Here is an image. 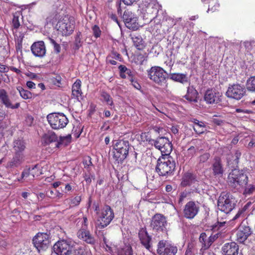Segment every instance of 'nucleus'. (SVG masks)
<instances>
[{"mask_svg": "<svg viewBox=\"0 0 255 255\" xmlns=\"http://www.w3.org/2000/svg\"><path fill=\"white\" fill-rule=\"evenodd\" d=\"M87 252L83 248L79 247L75 251V255H85Z\"/></svg>", "mask_w": 255, "mask_h": 255, "instance_id": "nucleus-54", "label": "nucleus"}, {"mask_svg": "<svg viewBox=\"0 0 255 255\" xmlns=\"http://www.w3.org/2000/svg\"><path fill=\"white\" fill-rule=\"evenodd\" d=\"M246 90L243 86L239 84L229 85L226 95L235 100H240L245 95Z\"/></svg>", "mask_w": 255, "mask_h": 255, "instance_id": "nucleus-15", "label": "nucleus"}, {"mask_svg": "<svg viewBox=\"0 0 255 255\" xmlns=\"http://www.w3.org/2000/svg\"><path fill=\"white\" fill-rule=\"evenodd\" d=\"M247 89L248 91L255 92V77H251L248 80Z\"/></svg>", "mask_w": 255, "mask_h": 255, "instance_id": "nucleus-41", "label": "nucleus"}, {"mask_svg": "<svg viewBox=\"0 0 255 255\" xmlns=\"http://www.w3.org/2000/svg\"><path fill=\"white\" fill-rule=\"evenodd\" d=\"M197 182L195 176L191 173L185 174L182 178L181 184L183 186H191Z\"/></svg>", "mask_w": 255, "mask_h": 255, "instance_id": "nucleus-28", "label": "nucleus"}, {"mask_svg": "<svg viewBox=\"0 0 255 255\" xmlns=\"http://www.w3.org/2000/svg\"><path fill=\"white\" fill-rule=\"evenodd\" d=\"M219 234L217 233L215 234H212L210 237H209V241L211 243V245L218 238Z\"/></svg>", "mask_w": 255, "mask_h": 255, "instance_id": "nucleus-57", "label": "nucleus"}, {"mask_svg": "<svg viewBox=\"0 0 255 255\" xmlns=\"http://www.w3.org/2000/svg\"><path fill=\"white\" fill-rule=\"evenodd\" d=\"M27 177H29V178H31L30 168L24 170V171L22 172L21 177L20 178H18L17 180L18 181H21L22 179H25Z\"/></svg>", "mask_w": 255, "mask_h": 255, "instance_id": "nucleus-45", "label": "nucleus"}, {"mask_svg": "<svg viewBox=\"0 0 255 255\" xmlns=\"http://www.w3.org/2000/svg\"><path fill=\"white\" fill-rule=\"evenodd\" d=\"M210 156V155L209 153H205L199 157V161L202 163L205 162L208 160Z\"/></svg>", "mask_w": 255, "mask_h": 255, "instance_id": "nucleus-53", "label": "nucleus"}, {"mask_svg": "<svg viewBox=\"0 0 255 255\" xmlns=\"http://www.w3.org/2000/svg\"><path fill=\"white\" fill-rule=\"evenodd\" d=\"M81 81L77 79L73 84L72 88V96L73 98L77 99L80 102L83 98V93L81 89Z\"/></svg>", "mask_w": 255, "mask_h": 255, "instance_id": "nucleus-27", "label": "nucleus"}, {"mask_svg": "<svg viewBox=\"0 0 255 255\" xmlns=\"http://www.w3.org/2000/svg\"><path fill=\"white\" fill-rule=\"evenodd\" d=\"M7 245V243L5 240H0V248H5Z\"/></svg>", "mask_w": 255, "mask_h": 255, "instance_id": "nucleus-64", "label": "nucleus"}, {"mask_svg": "<svg viewBox=\"0 0 255 255\" xmlns=\"http://www.w3.org/2000/svg\"><path fill=\"white\" fill-rule=\"evenodd\" d=\"M252 234V230L247 223L242 222L238 228L236 234L237 240L244 243Z\"/></svg>", "mask_w": 255, "mask_h": 255, "instance_id": "nucleus-20", "label": "nucleus"}, {"mask_svg": "<svg viewBox=\"0 0 255 255\" xmlns=\"http://www.w3.org/2000/svg\"><path fill=\"white\" fill-rule=\"evenodd\" d=\"M47 119L50 127L54 129L65 128L68 123V120L63 113H53L47 116Z\"/></svg>", "mask_w": 255, "mask_h": 255, "instance_id": "nucleus-9", "label": "nucleus"}, {"mask_svg": "<svg viewBox=\"0 0 255 255\" xmlns=\"http://www.w3.org/2000/svg\"><path fill=\"white\" fill-rule=\"evenodd\" d=\"M84 178L85 180L88 185H89L92 179H94L95 175L93 174H91L89 171H88L87 173H85L84 174Z\"/></svg>", "mask_w": 255, "mask_h": 255, "instance_id": "nucleus-44", "label": "nucleus"}, {"mask_svg": "<svg viewBox=\"0 0 255 255\" xmlns=\"http://www.w3.org/2000/svg\"><path fill=\"white\" fill-rule=\"evenodd\" d=\"M193 128L194 131L198 134H201L204 131V128L205 125L204 122H202L198 124V126H193Z\"/></svg>", "mask_w": 255, "mask_h": 255, "instance_id": "nucleus-43", "label": "nucleus"}, {"mask_svg": "<svg viewBox=\"0 0 255 255\" xmlns=\"http://www.w3.org/2000/svg\"><path fill=\"white\" fill-rule=\"evenodd\" d=\"M88 225V219L86 217L84 216L83 218L81 229H85V230L87 229Z\"/></svg>", "mask_w": 255, "mask_h": 255, "instance_id": "nucleus-58", "label": "nucleus"}, {"mask_svg": "<svg viewBox=\"0 0 255 255\" xmlns=\"http://www.w3.org/2000/svg\"><path fill=\"white\" fill-rule=\"evenodd\" d=\"M50 41L51 43L54 46V51L57 53H59L61 50L60 45L57 44L56 42V41L53 39L50 38Z\"/></svg>", "mask_w": 255, "mask_h": 255, "instance_id": "nucleus-51", "label": "nucleus"}, {"mask_svg": "<svg viewBox=\"0 0 255 255\" xmlns=\"http://www.w3.org/2000/svg\"><path fill=\"white\" fill-rule=\"evenodd\" d=\"M81 33H77L76 37H75V46L77 49L81 46V40L80 38Z\"/></svg>", "mask_w": 255, "mask_h": 255, "instance_id": "nucleus-52", "label": "nucleus"}, {"mask_svg": "<svg viewBox=\"0 0 255 255\" xmlns=\"http://www.w3.org/2000/svg\"><path fill=\"white\" fill-rule=\"evenodd\" d=\"M132 39L134 46L138 49L140 50L144 47V41L140 36H134Z\"/></svg>", "mask_w": 255, "mask_h": 255, "instance_id": "nucleus-37", "label": "nucleus"}, {"mask_svg": "<svg viewBox=\"0 0 255 255\" xmlns=\"http://www.w3.org/2000/svg\"><path fill=\"white\" fill-rule=\"evenodd\" d=\"M101 96L102 100L105 101L107 105L110 106L113 105V99L108 93L103 91L101 94Z\"/></svg>", "mask_w": 255, "mask_h": 255, "instance_id": "nucleus-40", "label": "nucleus"}, {"mask_svg": "<svg viewBox=\"0 0 255 255\" xmlns=\"http://www.w3.org/2000/svg\"><path fill=\"white\" fill-rule=\"evenodd\" d=\"M32 54L35 56L43 58L46 54V47L43 41L34 42L30 47Z\"/></svg>", "mask_w": 255, "mask_h": 255, "instance_id": "nucleus-23", "label": "nucleus"}, {"mask_svg": "<svg viewBox=\"0 0 255 255\" xmlns=\"http://www.w3.org/2000/svg\"><path fill=\"white\" fill-rule=\"evenodd\" d=\"M167 221L164 216L160 214H155L150 222V227L153 231L161 232L166 229Z\"/></svg>", "mask_w": 255, "mask_h": 255, "instance_id": "nucleus-16", "label": "nucleus"}, {"mask_svg": "<svg viewBox=\"0 0 255 255\" xmlns=\"http://www.w3.org/2000/svg\"><path fill=\"white\" fill-rule=\"evenodd\" d=\"M114 157L119 161L124 160L128 153L129 142L127 140H115L113 141Z\"/></svg>", "mask_w": 255, "mask_h": 255, "instance_id": "nucleus-7", "label": "nucleus"}, {"mask_svg": "<svg viewBox=\"0 0 255 255\" xmlns=\"http://www.w3.org/2000/svg\"><path fill=\"white\" fill-rule=\"evenodd\" d=\"M230 185L234 188L242 187L246 185L248 182V177L243 171L235 169L228 176Z\"/></svg>", "mask_w": 255, "mask_h": 255, "instance_id": "nucleus-8", "label": "nucleus"}, {"mask_svg": "<svg viewBox=\"0 0 255 255\" xmlns=\"http://www.w3.org/2000/svg\"><path fill=\"white\" fill-rule=\"evenodd\" d=\"M146 72L148 78L155 84L162 87L167 86L168 74L162 68L153 66Z\"/></svg>", "mask_w": 255, "mask_h": 255, "instance_id": "nucleus-3", "label": "nucleus"}, {"mask_svg": "<svg viewBox=\"0 0 255 255\" xmlns=\"http://www.w3.org/2000/svg\"><path fill=\"white\" fill-rule=\"evenodd\" d=\"M118 255H132V248L129 245L125 246L118 250Z\"/></svg>", "mask_w": 255, "mask_h": 255, "instance_id": "nucleus-39", "label": "nucleus"}, {"mask_svg": "<svg viewBox=\"0 0 255 255\" xmlns=\"http://www.w3.org/2000/svg\"><path fill=\"white\" fill-rule=\"evenodd\" d=\"M18 91L20 96L24 100L29 99L32 98V94L29 91L24 90L22 87L18 86L16 88Z\"/></svg>", "mask_w": 255, "mask_h": 255, "instance_id": "nucleus-36", "label": "nucleus"}, {"mask_svg": "<svg viewBox=\"0 0 255 255\" xmlns=\"http://www.w3.org/2000/svg\"><path fill=\"white\" fill-rule=\"evenodd\" d=\"M138 237L141 244L149 252L152 251L151 237L150 236L145 228L140 229L138 232Z\"/></svg>", "mask_w": 255, "mask_h": 255, "instance_id": "nucleus-21", "label": "nucleus"}, {"mask_svg": "<svg viewBox=\"0 0 255 255\" xmlns=\"http://www.w3.org/2000/svg\"><path fill=\"white\" fill-rule=\"evenodd\" d=\"M125 73L127 77L129 78V80L133 77V73L131 72L130 69H128V71H126Z\"/></svg>", "mask_w": 255, "mask_h": 255, "instance_id": "nucleus-62", "label": "nucleus"}, {"mask_svg": "<svg viewBox=\"0 0 255 255\" xmlns=\"http://www.w3.org/2000/svg\"><path fill=\"white\" fill-rule=\"evenodd\" d=\"M151 145H153L156 149L159 150L162 156L169 155L172 150L171 142L168 138L164 136L158 137L156 139H153Z\"/></svg>", "mask_w": 255, "mask_h": 255, "instance_id": "nucleus-11", "label": "nucleus"}, {"mask_svg": "<svg viewBox=\"0 0 255 255\" xmlns=\"http://www.w3.org/2000/svg\"><path fill=\"white\" fill-rule=\"evenodd\" d=\"M97 215L96 227L99 229L107 227L115 217L114 212L109 206H106L100 211L97 212Z\"/></svg>", "mask_w": 255, "mask_h": 255, "instance_id": "nucleus-5", "label": "nucleus"}, {"mask_svg": "<svg viewBox=\"0 0 255 255\" xmlns=\"http://www.w3.org/2000/svg\"><path fill=\"white\" fill-rule=\"evenodd\" d=\"M34 247L39 252L45 251L50 244V236L46 233H38L33 239Z\"/></svg>", "mask_w": 255, "mask_h": 255, "instance_id": "nucleus-13", "label": "nucleus"}, {"mask_svg": "<svg viewBox=\"0 0 255 255\" xmlns=\"http://www.w3.org/2000/svg\"><path fill=\"white\" fill-rule=\"evenodd\" d=\"M20 18H22V13L21 11H17L13 14L12 19V25L15 29L18 28L20 25Z\"/></svg>", "mask_w": 255, "mask_h": 255, "instance_id": "nucleus-34", "label": "nucleus"}, {"mask_svg": "<svg viewBox=\"0 0 255 255\" xmlns=\"http://www.w3.org/2000/svg\"><path fill=\"white\" fill-rule=\"evenodd\" d=\"M56 27L58 32L63 36L71 35L75 29L74 18L68 16L60 19L57 22Z\"/></svg>", "mask_w": 255, "mask_h": 255, "instance_id": "nucleus-10", "label": "nucleus"}, {"mask_svg": "<svg viewBox=\"0 0 255 255\" xmlns=\"http://www.w3.org/2000/svg\"><path fill=\"white\" fill-rule=\"evenodd\" d=\"M123 19L126 26L133 30H137L139 25L137 22V17L132 12L126 10L123 14Z\"/></svg>", "mask_w": 255, "mask_h": 255, "instance_id": "nucleus-18", "label": "nucleus"}, {"mask_svg": "<svg viewBox=\"0 0 255 255\" xmlns=\"http://www.w3.org/2000/svg\"><path fill=\"white\" fill-rule=\"evenodd\" d=\"M175 168V162L169 155L160 157L157 161L156 171L159 176H168L172 174Z\"/></svg>", "mask_w": 255, "mask_h": 255, "instance_id": "nucleus-2", "label": "nucleus"}, {"mask_svg": "<svg viewBox=\"0 0 255 255\" xmlns=\"http://www.w3.org/2000/svg\"><path fill=\"white\" fill-rule=\"evenodd\" d=\"M170 79L182 84H184L188 81L187 75L183 73H171L170 75Z\"/></svg>", "mask_w": 255, "mask_h": 255, "instance_id": "nucleus-29", "label": "nucleus"}, {"mask_svg": "<svg viewBox=\"0 0 255 255\" xmlns=\"http://www.w3.org/2000/svg\"><path fill=\"white\" fill-rule=\"evenodd\" d=\"M139 140L143 142L148 143L151 145L153 139L151 138V136L148 132H142L139 136Z\"/></svg>", "mask_w": 255, "mask_h": 255, "instance_id": "nucleus-38", "label": "nucleus"}, {"mask_svg": "<svg viewBox=\"0 0 255 255\" xmlns=\"http://www.w3.org/2000/svg\"><path fill=\"white\" fill-rule=\"evenodd\" d=\"M198 93L196 90L192 86L188 87L185 98L190 102H196Z\"/></svg>", "mask_w": 255, "mask_h": 255, "instance_id": "nucleus-30", "label": "nucleus"}, {"mask_svg": "<svg viewBox=\"0 0 255 255\" xmlns=\"http://www.w3.org/2000/svg\"><path fill=\"white\" fill-rule=\"evenodd\" d=\"M213 173L216 177L223 176L225 170L224 165L222 163V160L220 157L216 156L213 159L212 165Z\"/></svg>", "mask_w": 255, "mask_h": 255, "instance_id": "nucleus-24", "label": "nucleus"}, {"mask_svg": "<svg viewBox=\"0 0 255 255\" xmlns=\"http://www.w3.org/2000/svg\"><path fill=\"white\" fill-rule=\"evenodd\" d=\"M199 208L198 203L194 201L187 202L184 207L183 216L188 219H193L198 213Z\"/></svg>", "mask_w": 255, "mask_h": 255, "instance_id": "nucleus-19", "label": "nucleus"}, {"mask_svg": "<svg viewBox=\"0 0 255 255\" xmlns=\"http://www.w3.org/2000/svg\"><path fill=\"white\" fill-rule=\"evenodd\" d=\"M83 164L84 165V168L87 169V171H90L91 167L93 166L91 157L89 156L86 157L84 159Z\"/></svg>", "mask_w": 255, "mask_h": 255, "instance_id": "nucleus-46", "label": "nucleus"}, {"mask_svg": "<svg viewBox=\"0 0 255 255\" xmlns=\"http://www.w3.org/2000/svg\"><path fill=\"white\" fill-rule=\"evenodd\" d=\"M30 170L31 178H29V180H33L35 177H37L42 174L41 166L38 164H36L32 168H30Z\"/></svg>", "mask_w": 255, "mask_h": 255, "instance_id": "nucleus-33", "label": "nucleus"}, {"mask_svg": "<svg viewBox=\"0 0 255 255\" xmlns=\"http://www.w3.org/2000/svg\"><path fill=\"white\" fill-rule=\"evenodd\" d=\"M222 94L213 89L207 90L204 96V100L207 104L218 103L221 101Z\"/></svg>", "mask_w": 255, "mask_h": 255, "instance_id": "nucleus-22", "label": "nucleus"}, {"mask_svg": "<svg viewBox=\"0 0 255 255\" xmlns=\"http://www.w3.org/2000/svg\"><path fill=\"white\" fill-rule=\"evenodd\" d=\"M206 0H202V1L204 2ZM209 3L208 10L214 11L219 7V4L218 3L217 0H210Z\"/></svg>", "mask_w": 255, "mask_h": 255, "instance_id": "nucleus-42", "label": "nucleus"}, {"mask_svg": "<svg viewBox=\"0 0 255 255\" xmlns=\"http://www.w3.org/2000/svg\"><path fill=\"white\" fill-rule=\"evenodd\" d=\"M107 57H111V58H114L116 60L121 59L120 54L116 51H112Z\"/></svg>", "mask_w": 255, "mask_h": 255, "instance_id": "nucleus-55", "label": "nucleus"}, {"mask_svg": "<svg viewBox=\"0 0 255 255\" xmlns=\"http://www.w3.org/2000/svg\"><path fill=\"white\" fill-rule=\"evenodd\" d=\"M130 81L132 84V85L136 89L139 90L141 88L140 85L133 78L130 79Z\"/></svg>", "mask_w": 255, "mask_h": 255, "instance_id": "nucleus-56", "label": "nucleus"}, {"mask_svg": "<svg viewBox=\"0 0 255 255\" xmlns=\"http://www.w3.org/2000/svg\"><path fill=\"white\" fill-rule=\"evenodd\" d=\"M157 4H159L157 2V0H142L141 3L139 4V5H154Z\"/></svg>", "mask_w": 255, "mask_h": 255, "instance_id": "nucleus-49", "label": "nucleus"}, {"mask_svg": "<svg viewBox=\"0 0 255 255\" xmlns=\"http://www.w3.org/2000/svg\"><path fill=\"white\" fill-rule=\"evenodd\" d=\"M199 242L201 244V251L208 249L211 245L208 237L205 233L201 234L199 237Z\"/></svg>", "mask_w": 255, "mask_h": 255, "instance_id": "nucleus-31", "label": "nucleus"}, {"mask_svg": "<svg viewBox=\"0 0 255 255\" xmlns=\"http://www.w3.org/2000/svg\"><path fill=\"white\" fill-rule=\"evenodd\" d=\"M78 237L89 244H94L95 240L90 231L85 229H81L77 232Z\"/></svg>", "mask_w": 255, "mask_h": 255, "instance_id": "nucleus-26", "label": "nucleus"}, {"mask_svg": "<svg viewBox=\"0 0 255 255\" xmlns=\"http://www.w3.org/2000/svg\"><path fill=\"white\" fill-rule=\"evenodd\" d=\"M71 241L62 240L57 242L53 246V250L57 255H71L73 251Z\"/></svg>", "mask_w": 255, "mask_h": 255, "instance_id": "nucleus-12", "label": "nucleus"}, {"mask_svg": "<svg viewBox=\"0 0 255 255\" xmlns=\"http://www.w3.org/2000/svg\"><path fill=\"white\" fill-rule=\"evenodd\" d=\"M246 50L254 55L255 50V40L246 41L243 43Z\"/></svg>", "mask_w": 255, "mask_h": 255, "instance_id": "nucleus-35", "label": "nucleus"}, {"mask_svg": "<svg viewBox=\"0 0 255 255\" xmlns=\"http://www.w3.org/2000/svg\"><path fill=\"white\" fill-rule=\"evenodd\" d=\"M11 146L13 156L8 162L7 166L10 168L18 167L25 160L24 151L26 148V143L23 139L17 138L14 139Z\"/></svg>", "mask_w": 255, "mask_h": 255, "instance_id": "nucleus-1", "label": "nucleus"}, {"mask_svg": "<svg viewBox=\"0 0 255 255\" xmlns=\"http://www.w3.org/2000/svg\"><path fill=\"white\" fill-rule=\"evenodd\" d=\"M255 191V185L249 184L245 189L244 193L247 195H251Z\"/></svg>", "mask_w": 255, "mask_h": 255, "instance_id": "nucleus-47", "label": "nucleus"}, {"mask_svg": "<svg viewBox=\"0 0 255 255\" xmlns=\"http://www.w3.org/2000/svg\"><path fill=\"white\" fill-rule=\"evenodd\" d=\"M71 135L61 137L59 140H57L56 134L53 132H48L45 134L42 138V140L45 145H49L48 148H51L49 152H55L62 145H66L70 142Z\"/></svg>", "mask_w": 255, "mask_h": 255, "instance_id": "nucleus-4", "label": "nucleus"}, {"mask_svg": "<svg viewBox=\"0 0 255 255\" xmlns=\"http://www.w3.org/2000/svg\"><path fill=\"white\" fill-rule=\"evenodd\" d=\"M235 205V199L229 193L222 192L218 200V208L226 214L230 213Z\"/></svg>", "mask_w": 255, "mask_h": 255, "instance_id": "nucleus-6", "label": "nucleus"}, {"mask_svg": "<svg viewBox=\"0 0 255 255\" xmlns=\"http://www.w3.org/2000/svg\"><path fill=\"white\" fill-rule=\"evenodd\" d=\"M93 34L96 38L99 37L101 35V31L99 26L95 25L92 27Z\"/></svg>", "mask_w": 255, "mask_h": 255, "instance_id": "nucleus-48", "label": "nucleus"}, {"mask_svg": "<svg viewBox=\"0 0 255 255\" xmlns=\"http://www.w3.org/2000/svg\"><path fill=\"white\" fill-rule=\"evenodd\" d=\"M55 191H54L52 190H50L47 191V196L50 198H55L54 193Z\"/></svg>", "mask_w": 255, "mask_h": 255, "instance_id": "nucleus-61", "label": "nucleus"}, {"mask_svg": "<svg viewBox=\"0 0 255 255\" xmlns=\"http://www.w3.org/2000/svg\"><path fill=\"white\" fill-rule=\"evenodd\" d=\"M0 100L6 108L10 106L11 101L4 89H0Z\"/></svg>", "mask_w": 255, "mask_h": 255, "instance_id": "nucleus-32", "label": "nucleus"}, {"mask_svg": "<svg viewBox=\"0 0 255 255\" xmlns=\"http://www.w3.org/2000/svg\"><path fill=\"white\" fill-rule=\"evenodd\" d=\"M8 70V68L6 66L0 64V72H7Z\"/></svg>", "mask_w": 255, "mask_h": 255, "instance_id": "nucleus-63", "label": "nucleus"}, {"mask_svg": "<svg viewBox=\"0 0 255 255\" xmlns=\"http://www.w3.org/2000/svg\"><path fill=\"white\" fill-rule=\"evenodd\" d=\"M222 252L223 255H238L239 246L235 242L228 243L222 247Z\"/></svg>", "mask_w": 255, "mask_h": 255, "instance_id": "nucleus-25", "label": "nucleus"}, {"mask_svg": "<svg viewBox=\"0 0 255 255\" xmlns=\"http://www.w3.org/2000/svg\"><path fill=\"white\" fill-rule=\"evenodd\" d=\"M114 59V58H111V57H107V62L113 65H115L117 64V62Z\"/></svg>", "mask_w": 255, "mask_h": 255, "instance_id": "nucleus-59", "label": "nucleus"}, {"mask_svg": "<svg viewBox=\"0 0 255 255\" xmlns=\"http://www.w3.org/2000/svg\"><path fill=\"white\" fill-rule=\"evenodd\" d=\"M157 252L159 255H175L177 248L166 241H161L158 243Z\"/></svg>", "mask_w": 255, "mask_h": 255, "instance_id": "nucleus-17", "label": "nucleus"}, {"mask_svg": "<svg viewBox=\"0 0 255 255\" xmlns=\"http://www.w3.org/2000/svg\"><path fill=\"white\" fill-rule=\"evenodd\" d=\"M141 9V12L144 19L147 21H151L157 16V14L160 9L161 6L159 4L147 5H139Z\"/></svg>", "mask_w": 255, "mask_h": 255, "instance_id": "nucleus-14", "label": "nucleus"}, {"mask_svg": "<svg viewBox=\"0 0 255 255\" xmlns=\"http://www.w3.org/2000/svg\"><path fill=\"white\" fill-rule=\"evenodd\" d=\"M26 86L29 89H34V88H35V83L34 82L31 81H29L27 82Z\"/></svg>", "mask_w": 255, "mask_h": 255, "instance_id": "nucleus-60", "label": "nucleus"}, {"mask_svg": "<svg viewBox=\"0 0 255 255\" xmlns=\"http://www.w3.org/2000/svg\"><path fill=\"white\" fill-rule=\"evenodd\" d=\"M81 201L80 196H77L71 200V206H75L78 205Z\"/></svg>", "mask_w": 255, "mask_h": 255, "instance_id": "nucleus-50", "label": "nucleus"}]
</instances>
